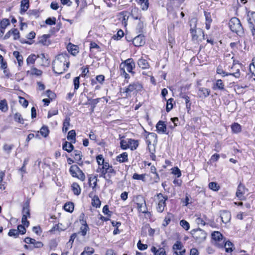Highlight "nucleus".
<instances>
[{
  "mask_svg": "<svg viewBox=\"0 0 255 255\" xmlns=\"http://www.w3.org/2000/svg\"><path fill=\"white\" fill-rule=\"evenodd\" d=\"M181 201L185 206H187L192 203V198L189 195L186 194L185 199H182Z\"/></svg>",
  "mask_w": 255,
  "mask_h": 255,
  "instance_id": "nucleus-54",
  "label": "nucleus"
},
{
  "mask_svg": "<svg viewBox=\"0 0 255 255\" xmlns=\"http://www.w3.org/2000/svg\"><path fill=\"white\" fill-rule=\"evenodd\" d=\"M137 2L140 5L143 10H146L149 6L148 0H137Z\"/></svg>",
  "mask_w": 255,
  "mask_h": 255,
  "instance_id": "nucleus-27",
  "label": "nucleus"
},
{
  "mask_svg": "<svg viewBox=\"0 0 255 255\" xmlns=\"http://www.w3.org/2000/svg\"><path fill=\"white\" fill-rule=\"evenodd\" d=\"M74 204L72 202H68L63 206L64 209L67 212H72L74 210Z\"/></svg>",
  "mask_w": 255,
  "mask_h": 255,
  "instance_id": "nucleus-39",
  "label": "nucleus"
},
{
  "mask_svg": "<svg viewBox=\"0 0 255 255\" xmlns=\"http://www.w3.org/2000/svg\"><path fill=\"white\" fill-rule=\"evenodd\" d=\"M204 15L206 18V28L209 29L210 28V24L212 22V19L210 13L205 12Z\"/></svg>",
  "mask_w": 255,
  "mask_h": 255,
  "instance_id": "nucleus-31",
  "label": "nucleus"
},
{
  "mask_svg": "<svg viewBox=\"0 0 255 255\" xmlns=\"http://www.w3.org/2000/svg\"><path fill=\"white\" fill-rule=\"evenodd\" d=\"M129 18V13L127 11H122L118 15L119 20L122 24L126 27L128 24V20Z\"/></svg>",
  "mask_w": 255,
  "mask_h": 255,
  "instance_id": "nucleus-13",
  "label": "nucleus"
},
{
  "mask_svg": "<svg viewBox=\"0 0 255 255\" xmlns=\"http://www.w3.org/2000/svg\"><path fill=\"white\" fill-rule=\"evenodd\" d=\"M107 174L109 177H111V176H113L116 174L115 170L113 169L112 166H111L109 168H108L107 170H105L104 174L105 175Z\"/></svg>",
  "mask_w": 255,
  "mask_h": 255,
  "instance_id": "nucleus-50",
  "label": "nucleus"
},
{
  "mask_svg": "<svg viewBox=\"0 0 255 255\" xmlns=\"http://www.w3.org/2000/svg\"><path fill=\"white\" fill-rule=\"evenodd\" d=\"M151 251L154 253V255H166L165 251L163 248H161L157 250L155 247H152Z\"/></svg>",
  "mask_w": 255,
  "mask_h": 255,
  "instance_id": "nucleus-24",
  "label": "nucleus"
},
{
  "mask_svg": "<svg viewBox=\"0 0 255 255\" xmlns=\"http://www.w3.org/2000/svg\"><path fill=\"white\" fill-rule=\"evenodd\" d=\"M67 49L72 55H75L78 53V47L77 46L69 43L67 45Z\"/></svg>",
  "mask_w": 255,
  "mask_h": 255,
  "instance_id": "nucleus-21",
  "label": "nucleus"
},
{
  "mask_svg": "<svg viewBox=\"0 0 255 255\" xmlns=\"http://www.w3.org/2000/svg\"><path fill=\"white\" fill-rule=\"evenodd\" d=\"M97 178L96 176H91L89 179V185L94 189L97 185Z\"/></svg>",
  "mask_w": 255,
  "mask_h": 255,
  "instance_id": "nucleus-42",
  "label": "nucleus"
},
{
  "mask_svg": "<svg viewBox=\"0 0 255 255\" xmlns=\"http://www.w3.org/2000/svg\"><path fill=\"white\" fill-rule=\"evenodd\" d=\"M121 147L123 149L130 148L131 150L136 149L138 146V142L137 140L131 138H127L122 139L120 142Z\"/></svg>",
  "mask_w": 255,
  "mask_h": 255,
  "instance_id": "nucleus-2",
  "label": "nucleus"
},
{
  "mask_svg": "<svg viewBox=\"0 0 255 255\" xmlns=\"http://www.w3.org/2000/svg\"><path fill=\"white\" fill-rule=\"evenodd\" d=\"M208 186H209V188L210 189H211L214 191H218L220 188V186L217 184V183L216 182H210Z\"/></svg>",
  "mask_w": 255,
  "mask_h": 255,
  "instance_id": "nucleus-52",
  "label": "nucleus"
},
{
  "mask_svg": "<svg viewBox=\"0 0 255 255\" xmlns=\"http://www.w3.org/2000/svg\"><path fill=\"white\" fill-rule=\"evenodd\" d=\"M73 156L77 163H79L80 162H82V154L81 151L78 150H74Z\"/></svg>",
  "mask_w": 255,
  "mask_h": 255,
  "instance_id": "nucleus-25",
  "label": "nucleus"
},
{
  "mask_svg": "<svg viewBox=\"0 0 255 255\" xmlns=\"http://www.w3.org/2000/svg\"><path fill=\"white\" fill-rule=\"evenodd\" d=\"M248 190L245 188V187L240 184L239 185L237 190L236 192V196L238 198V199L240 200H245L246 198L245 197V194L247 192Z\"/></svg>",
  "mask_w": 255,
  "mask_h": 255,
  "instance_id": "nucleus-11",
  "label": "nucleus"
},
{
  "mask_svg": "<svg viewBox=\"0 0 255 255\" xmlns=\"http://www.w3.org/2000/svg\"><path fill=\"white\" fill-rule=\"evenodd\" d=\"M156 197L158 199L156 209L159 213H162L166 207V201L168 198L167 196H164L161 193L157 194Z\"/></svg>",
  "mask_w": 255,
  "mask_h": 255,
  "instance_id": "nucleus-7",
  "label": "nucleus"
},
{
  "mask_svg": "<svg viewBox=\"0 0 255 255\" xmlns=\"http://www.w3.org/2000/svg\"><path fill=\"white\" fill-rule=\"evenodd\" d=\"M40 132L41 134L44 137H46L49 133V130L48 128L46 127H42L40 130Z\"/></svg>",
  "mask_w": 255,
  "mask_h": 255,
  "instance_id": "nucleus-58",
  "label": "nucleus"
},
{
  "mask_svg": "<svg viewBox=\"0 0 255 255\" xmlns=\"http://www.w3.org/2000/svg\"><path fill=\"white\" fill-rule=\"evenodd\" d=\"M212 238L214 244L219 248H223L225 243V239L222 235L218 231H215L212 234Z\"/></svg>",
  "mask_w": 255,
  "mask_h": 255,
  "instance_id": "nucleus-8",
  "label": "nucleus"
},
{
  "mask_svg": "<svg viewBox=\"0 0 255 255\" xmlns=\"http://www.w3.org/2000/svg\"><path fill=\"white\" fill-rule=\"evenodd\" d=\"M71 187L75 195H79L81 193V188L77 183H73Z\"/></svg>",
  "mask_w": 255,
  "mask_h": 255,
  "instance_id": "nucleus-33",
  "label": "nucleus"
},
{
  "mask_svg": "<svg viewBox=\"0 0 255 255\" xmlns=\"http://www.w3.org/2000/svg\"><path fill=\"white\" fill-rule=\"evenodd\" d=\"M13 147V145L12 144H4L3 146V149L7 154H9Z\"/></svg>",
  "mask_w": 255,
  "mask_h": 255,
  "instance_id": "nucleus-55",
  "label": "nucleus"
},
{
  "mask_svg": "<svg viewBox=\"0 0 255 255\" xmlns=\"http://www.w3.org/2000/svg\"><path fill=\"white\" fill-rule=\"evenodd\" d=\"M92 205L96 208L100 207L101 205V201L97 196H94L92 200Z\"/></svg>",
  "mask_w": 255,
  "mask_h": 255,
  "instance_id": "nucleus-37",
  "label": "nucleus"
},
{
  "mask_svg": "<svg viewBox=\"0 0 255 255\" xmlns=\"http://www.w3.org/2000/svg\"><path fill=\"white\" fill-rule=\"evenodd\" d=\"M10 24V22L8 19L4 18L0 22V30L1 33H3L5 28Z\"/></svg>",
  "mask_w": 255,
  "mask_h": 255,
  "instance_id": "nucleus-22",
  "label": "nucleus"
},
{
  "mask_svg": "<svg viewBox=\"0 0 255 255\" xmlns=\"http://www.w3.org/2000/svg\"><path fill=\"white\" fill-rule=\"evenodd\" d=\"M69 171L73 177H76L82 181L85 180L86 177L84 173L76 165H72Z\"/></svg>",
  "mask_w": 255,
  "mask_h": 255,
  "instance_id": "nucleus-4",
  "label": "nucleus"
},
{
  "mask_svg": "<svg viewBox=\"0 0 255 255\" xmlns=\"http://www.w3.org/2000/svg\"><path fill=\"white\" fill-rule=\"evenodd\" d=\"M142 89V86L138 82L131 83L125 89V93H126V97H128L131 93L136 94Z\"/></svg>",
  "mask_w": 255,
  "mask_h": 255,
  "instance_id": "nucleus-5",
  "label": "nucleus"
},
{
  "mask_svg": "<svg viewBox=\"0 0 255 255\" xmlns=\"http://www.w3.org/2000/svg\"><path fill=\"white\" fill-rule=\"evenodd\" d=\"M145 174H138L137 173H134L132 178L135 180H141L143 181H145Z\"/></svg>",
  "mask_w": 255,
  "mask_h": 255,
  "instance_id": "nucleus-56",
  "label": "nucleus"
},
{
  "mask_svg": "<svg viewBox=\"0 0 255 255\" xmlns=\"http://www.w3.org/2000/svg\"><path fill=\"white\" fill-rule=\"evenodd\" d=\"M232 131L237 133L240 132L242 130L241 126L238 123H234L231 126Z\"/></svg>",
  "mask_w": 255,
  "mask_h": 255,
  "instance_id": "nucleus-40",
  "label": "nucleus"
},
{
  "mask_svg": "<svg viewBox=\"0 0 255 255\" xmlns=\"http://www.w3.org/2000/svg\"><path fill=\"white\" fill-rule=\"evenodd\" d=\"M191 233L193 237L198 243L203 242L206 238L207 234L206 232L200 229L193 230Z\"/></svg>",
  "mask_w": 255,
  "mask_h": 255,
  "instance_id": "nucleus-6",
  "label": "nucleus"
},
{
  "mask_svg": "<svg viewBox=\"0 0 255 255\" xmlns=\"http://www.w3.org/2000/svg\"><path fill=\"white\" fill-rule=\"evenodd\" d=\"M173 99L170 98L168 99L166 103V111L169 112L173 108V105L172 104V101Z\"/></svg>",
  "mask_w": 255,
  "mask_h": 255,
  "instance_id": "nucleus-62",
  "label": "nucleus"
},
{
  "mask_svg": "<svg viewBox=\"0 0 255 255\" xmlns=\"http://www.w3.org/2000/svg\"><path fill=\"white\" fill-rule=\"evenodd\" d=\"M157 131L159 133L163 134L166 133V126L162 121H159L156 126Z\"/></svg>",
  "mask_w": 255,
  "mask_h": 255,
  "instance_id": "nucleus-16",
  "label": "nucleus"
},
{
  "mask_svg": "<svg viewBox=\"0 0 255 255\" xmlns=\"http://www.w3.org/2000/svg\"><path fill=\"white\" fill-rule=\"evenodd\" d=\"M247 20L249 26H252L255 25V12L249 11L247 14Z\"/></svg>",
  "mask_w": 255,
  "mask_h": 255,
  "instance_id": "nucleus-17",
  "label": "nucleus"
},
{
  "mask_svg": "<svg viewBox=\"0 0 255 255\" xmlns=\"http://www.w3.org/2000/svg\"><path fill=\"white\" fill-rule=\"evenodd\" d=\"M45 23L48 25H55L56 23V18L52 17V18H48L46 21Z\"/></svg>",
  "mask_w": 255,
  "mask_h": 255,
  "instance_id": "nucleus-64",
  "label": "nucleus"
},
{
  "mask_svg": "<svg viewBox=\"0 0 255 255\" xmlns=\"http://www.w3.org/2000/svg\"><path fill=\"white\" fill-rule=\"evenodd\" d=\"M4 177L5 172L0 171V189L1 190H4L5 189V182L3 181Z\"/></svg>",
  "mask_w": 255,
  "mask_h": 255,
  "instance_id": "nucleus-30",
  "label": "nucleus"
},
{
  "mask_svg": "<svg viewBox=\"0 0 255 255\" xmlns=\"http://www.w3.org/2000/svg\"><path fill=\"white\" fill-rule=\"evenodd\" d=\"M94 252V249L92 248L87 247L85 248L84 251L80 255H93Z\"/></svg>",
  "mask_w": 255,
  "mask_h": 255,
  "instance_id": "nucleus-47",
  "label": "nucleus"
},
{
  "mask_svg": "<svg viewBox=\"0 0 255 255\" xmlns=\"http://www.w3.org/2000/svg\"><path fill=\"white\" fill-rule=\"evenodd\" d=\"M27 73L30 75H34L36 76H40L42 74V71L36 68H32L30 71H27Z\"/></svg>",
  "mask_w": 255,
  "mask_h": 255,
  "instance_id": "nucleus-45",
  "label": "nucleus"
},
{
  "mask_svg": "<svg viewBox=\"0 0 255 255\" xmlns=\"http://www.w3.org/2000/svg\"><path fill=\"white\" fill-rule=\"evenodd\" d=\"M250 70L254 76H255V58L252 60V62L250 65Z\"/></svg>",
  "mask_w": 255,
  "mask_h": 255,
  "instance_id": "nucleus-59",
  "label": "nucleus"
},
{
  "mask_svg": "<svg viewBox=\"0 0 255 255\" xmlns=\"http://www.w3.org/2000/svg\"><path fill=\"white\" fill-rule=\"evenodd\" d=\"M229 25L232 31L238 34L242 32L243 28L240 20L237 17L232 18L229 21Z\"/></svg>",
  "mask_w": 255,
  "mask_h": 255,
  "instance_id": "nucleus-3",
  "label": "nucleus"
},
{
  "mask_svg": "<svg viewBox=\"0 0 255 255\" xmlns=\"http://www.w3.org/2000/svg\"><path fill=\"white\" fill-rule=\"evenodd\" d=\"M84 216L85 215L84 214H82L80 216V221L82 224V226L80 228V233L83 236H85L87 232L89 230V228L88 227L86 221L84 220Z\"/></svg>",
  "mask_w": 255,
  "mask_h": 255,
  "instance_id": "nucleus-12",
  "label": "nucleus"
},
{
  "mask_svg": "<svg viewBox=\"0 0 255 255\" xmlns=\"http://www.w3.org/2000/svg\"><path fill=\"white\" fill-rule=\"evenodd\" d=\"M221 217L223 223H227L230 221L231 216L230 212L223 211L221 213Z\"/></svg>",
  "mask_w": 255,
  "mask_h": 255,
  "instance_id": "nucleus-18",
  "label": "nucleus"
},
{
  "mask_svg": "<svg viewBox=\"0 0 255 255\" xmlns=\"http://www.w3.org/2000/svg\"><path fill=\"white\" fill-rule=\"evenodd\" d=\"M66 228L64 227L62 224H58L53 227L51 230V232H55L57 231L58 232L63 231L65 230Z\"/></svg>",
  "mask_w": 255,
  "mask_h": 255,
  "instance_id": "nucleus-38",
  "label": "nucleus"
},
{
  "mask_svg": "<svg viewBox=\"0 0 255 255\" xmlns=\"http://www.w3.org/2000/svg\"><path fill=\"white\" fill-rule=\"evenodd\" d=\"M134 63L131 59H128L123 62L120 65V69L123 73H125V68L128 72H132V70L134 67Z\"/></svg>",
  "mask_w": 255,
  "mask_h": 255,
  "instance_id": "nucleus-9",
  "label": "nucleus"
},
{
  "mask_svg": "<svg viewBox=\"0 0 255 255\" xmlns=\"http://www.w3.org/2000/svg\"><path fill=\"white\" fill-rule=\"evenodd\" d=\"M216 73L218 74L221 75L222 77H225L226 76L229 75V73H228L224 71L222 69V66L220 65L218 66L216 70Z\"/></svg>",
  "mask_w": 255,
  "mask_h": 255,
  "instance_id": "nucleus-49",
  "label": "nucleus"
},
{
  "mask_svg": "<svg viewBox=\"0 0 255 255\" xmlns=\"http://www.w3.org/2000/svg\"><path fill=\"white\" fill-rule=\"evenodd\" d=\"M70 118H66L64 122H63V128H62V130H63V132H67V131L69 129V127L70 126Z\"/></svg>",
  "mask_w": 255,
  "mask_h": 255,
  "instance_id": "nucleus-43",
  "label": "nucleus"
},
{
  "mask_svg": "<svg viewBox=\"0 0 255 255\" xmlns=\"http://www.w3.org/2000/svg\"><path fill=\"white\" fill-rule=\"evenodd\" d=\"M190 32L194 40H197L199 37V35L204 36V32L200 29H198V31L194 30V32L190 31Z\"/></svg>",
  "mask_w": 255,
  "mask_h": 255,
  "instance_id": "nucleus-29",
  "label": "nucleus"
},
{
  "mask_svg": "<svg viewBox=\"0 0 255 255\" xmlns=\"http://www.w3.org/2000/svg\"><path fill=\"white\" fill-rule=\"evenodd\" d=\"M24 242L26 244H32L34 247L37 248H40L42 247L43 244L41 242L36 241L35 239L29 237H27L24 239Z\"/></svg>",
  "mask_w": 255,
  "mask_h": 255,
  "instance_id": "nucleus-15",
  "label": "nucleus"
},
{
  "mask_svg": "<svg viewBox=\"0 0 255 255\" xmlns=\"http://www.w3.org/2000/svg\"><path fill=\"white\" fill-rule=\"evenodd\" d=\"M76 132L74 130H71L69 131L67 135V139L68 140H75Z\"/></svg>",
  "mask_w": 255,
  "mask_h": 255,
  "instance_id": "nucleus-51",
  "label": "nucleus"
},
{
  "mask_svg": "<svg viewBox=\"0 0 255 255\" xmlns=\"http://www.w3.org/2000/svg\"><path fill=\"white\" fill-rule=\"evenodd\" d=\"M8 110L7 101L5 99L0 101V110L2 112H6Z\"/></svg>",
  "mask_w": 255,
  "mask_h": 255,
  "instance_id": "nucleus-26",
  "label": "nucleus"
},
{
  "mask_svg": "<svg viewBox=\"0 0 255 255\" xmlns=\"http://www.w3.org/2000/svg\"><path fill=\"white\" fill-rule=\"evenodd\" d=\"M173 255H184L186 250L180 241H176L172 247Z\"/></svg>",
  "mask_w": 255,
  "mask_h": 255,
  "instance_id": "nucleus-10",
  "label": "nucleus"
},
{
  "mask_svg": "<svg viewBox=\"0 0 255 255\" xmlns=\"http://www.w3.org/2000/svg\"><path fill=\"white\" fill-rule=\"evenodd\" d=\"M180 225L186 231L190 229L189 223L184 220H182L180 221Z\"/></svg>",
  "mask_w": 255,
  "mask_h": 255,
  "instance_id": "nucleus-53",
  "label": "nucleus"
},
{
  "mask_svg": "<svg viewBox=\"0 0 255 255\" xmlns=\"http://www.w3.org/2000/svg\"><path fill=\"white\" fill-rule=\"evenodd\" d=\"M11 34L13 36L14 39H17L19 38V31L17 29L14 28V29H11Z\"/></svg>",
  "mask_w": 255,
  "mask_h": 255,
  "instance_id": "nucleus-60",
  "label": "nucleus"
},
{
  "mask_svg": "<svg viewBox=\"0 0 255 255\" xmlns=\"http://www.w3.org/2000/svg\"><path fill=\"white\" fill-rule=\"evenodd\" d=\"M172 173L177 176V177H179L181 175V173L180 169L178 167H174L171 169Z\"/></svg>",
  "mask_w": 255,
  "mask_h": 255,
  "instance_id": "nucleus-61",
  "label": "nucleus"
},
{
  "mask_svg": "<svg viewBox=\"0 0 255 255\" xmlns=\"http://www.w3.org/2000/svg\"><path fill=\"white\" fill-rule=\"evenodd\" d=\"M69 63L67 54H59L53 62V70L56 74H62L68 68Z\"/></svg>",
  "mask_w": 255,
  "mask_h": 255,
  "instance_id": "nucleus-1",
  "label": "nucleus"
},
{
  "mask_svg": "<svg viewBox=\"0 0 255 255\" xmlns=\"http://www.w3.org/2000/svg\"><path fill=\"white\" fill-rule=\"evenodd\" d=\"M63 149L68 152H71L74 148V146L71 142H68L67 141H65L63 144Z\"/></svg>",
  "mask_w": 255,
  "mask_h": 255,
  "instance_id": "nucleus-32",
  "label": "nucleus"
},
{
  "mask_svg": "<svg viewBox=\"0 0 255 255\" xmlns=\"http://www.w3.org/2000/svg\"><path fill=\"white\" fill-rule=\"evenodd\" d=\"M13 55L16 59L18 63V65L21 66L23 64V57L22 55H20L19 52L18 51H14L13 52Z\"/></svg>",
  "mask_w": 255,
  "mask_h": 255,
  "instance_id": "nucleus-34",
  "label": "nucleus"
},
{
  "mask_svg": "<svg viewBox=\"0 0 255 255\" xmlns=\"http://www.w3.org/2000/svg\"><path fill=\"white\" fill-rule=\"evenodd\" d=\"M29 6V0H21L20 4V13H24L28 9Z\"/></svg>",
  "mask_w": 255,
  "mask_h": 255,
  "instance_id": "nucleus-20",
  "label": "nucleus"
},
{
  "mask_svg": "<svg viewBox=\"0 0 255 255\" xmlns=\"http://www.w3.org/2000/svg\"><path fill=\"white\" fill-rule=\"evenodd\" d=\"M36 58L37 56L35 54H31L26 59L27 64L28 65L34 64Z\"/></svg>",
  "mask_w": 255,
  "mask_h": 255,
  "instance_id": "nucleus-48",
  "label": "nucleus"
},
{
  "mask_svg": "<svg viewBox=\"0 0 255 255\" xmlns=\"http://www.w3.org/2000/svg\"><path fill=\"white\" fill-rule=\"evenodd\" d=\"M197 20L195 18H193L190 21V31L194 32V30H196V26H197Z\"/></svg>",
  "mask_w": 255,
  "mask_h": 255,
  "instance_id": "nucleus-46",
  "label": "nucleus"
},
{
  "mask_svg": "<svg viewBox=\"0 0 255 255\" xmlns=\"http://www.w3.org/2000/svg\"><path fill=\"white\" fill-rule=\"evenodd\" d=\"M224 86H225L223 81L219 79L216 81L214 88L223 90L224 89Z\"/></svg>",
  "mask_w": 255,
  "mask_h": 255,
  "instance_id": "nucleus-44",
  "label": "nucleus"
},
{
  "mask_svg": "<svg viewBox=\"0 0 255 255\" xmlns=\"http://www.w3.org/2000/svg\"><path fill=\"white\" fill-rule=\"evenodd\" d=\"M80 77H76L73 80V84L74 86V91H76L79 88L80 85Z\"/></svg>",
  "mask_w": 255,
  "mask_h": 255,
  "instance_id": "nucleus-57",
  "label": "nucleus"
},
{
  "mask_svg": "<svg viewBox=\"0 0 255 255\" xmlns=\"http://www.w3.org/2000/svg\"><path fill=\"white\" fill-rule=\"evenodd\" d=\"M14 121L21 124H23L24 123V120L22 117L21 114L19 113H16L14 115Z\"/></svg>",
  "mask_w": 255,
  "mask_h": 255,
  "instance_id": "nucleus-41",
  "label": "nucleus"
},
{
  "mask_svg": "<svg viewBox=\"0 0 255 255\" xmlns=\"http://www.w3.org/2000/svg\"><path fill=\"white\" fill-rule=\"evenodd\" d=\"M138 210L143 213L147 212V208L145 204V201L142 199L141 203H138L137 204Z\"/></svg>",
  "mask_w": 255,
  "mask_h": 255,
  "instance_id": "nucleus-23",
  "label": "nucleus"
},
{
  "mask_svg": "<svg viewBox=\"0 0 255 255\" xmlns=\"http://www.w3.org/2000/svg\"><path fill=\"white\" fill-rule=\"evenodd\" d=\"M22 216L30 217L29 209L28 206L24 207L22 210Z\"/></svg>",
  "mask_w": 255,
  "mask_h": 255,
  "instance_id": "nucleus-63",
  "label": "nucleus"
},
{
  "mask_svg": "<svg viewBox=\"0 0 255 255\" xmlns=\"http://www.w3.org/2000/svg\"><path fill=\"white\" fill-rule=\"evenodd\" d=\"M210 93L209 89L205 88H200L199 90L198 95L201 98L207 97Z\"/></svg>",
  "mask_w": 255,
  "mask_h": 255,
  "instance_id": "nucleus-19",
  "label": "nucleus"
},
{
  "mask_svg": "<svg viewBox=\"0 0 255 255\" xmlns=\"http://www.w3.org/2000/svg\"><path fill=\"white\" fill-rule=\"evenodd\" d=\"M117 160L120 162H124L128 160V153L127 152H124L117 157Z\"/></svg>",
  "mask_w": 255,
  "mask_h": 255,
  "instance_id": "nucleus-35",
  "label": "nucleus"
},
{
  "mask_svg": "<svg viewBox=\"0 0 255 255\" xmlns=\"http://www.w3.org/2000/svg\"><path fill=\"white\" fill-rule=\"evenodd\" d=\"M233 244L229 242V241H227L226 242L225 241V243H224V245L223 246V247L225 248V251L227 253H231L233 251Z\"/></svg>",
  "mask_w": 255,
  "mask_h": 255,
  "instance_id": "nucleus-36",
  "label": "nucleus"
},
{
  "mask_svg": "<svg viewBox=\"0 0 255 255\" xmlns=\"http://www.w3.org/2000/svg\"><path fill=\"white\" fill-rule=\"evenodd\" d=\"M132 42L135 46H141L145 43V39L143 35L139 34L134 38Z\"/></svg>",
  "mask_w": 255,
  "mask_h": 255,
  "instance_id": "nucleus-14",
  "label": "nucleus"
},
{
  "mask_svg": "<svg viewBox=\"0 0 255 255\" xmlns=\"http://www.w3.org/2000/svg\"><path fill=\"white\" fill-rule=\"evenodd\" d=\"M138 65L139 67L142 69H147L149 66L148 62L145 59L142 58L138 60Z\"/></svg>",
  "mask_w": 255,
  "mask_h": 255,
  "instance_id": "nucleus-28",
  "label": "nucleus"
}]
</instances>
